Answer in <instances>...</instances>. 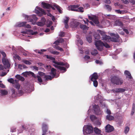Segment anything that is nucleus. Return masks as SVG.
I'll list each match as a JSON object with an SVG mask.
<instances>
[{"label":"nucleus","instance_id":"53","mask_svg":"<svg viewBox=\"0 0 135 135\" xmlns=\"http://www.w3.org/2000/svg\"><path fill=\"white\" fill-rule=\"evenodd\" d=\"M0 87L2 88H5V86L0 81Z\"/></svg>","mask_w":135,"mask_h":135},{"label":"nucleus","instance_id":"34","mask_svg":"<svg viewBox=\"0 0 135 135\" xmlns=\"http://www.w3.org/2000/svg\"><path fill=\"white\" fill-rule=\"evenodd\" d=\"M83 21H84L85 24H87L88 23V22H89L91 25H94V23L91 21H89V20L87 19L86 18L85 20H84Z\"/></svg>","mask_w":135,"mask_h":135},{"label":"nucleus","instance_id":"13","mask_svg":"<svg viewBox=\"0 0 135 135\" xmlns=\"http://www.w3.org/2000/svg\"><path fill=\"white\" fill-rule=\"evenodd\" d=\"M2 62L4 65V68L6 69L10 67V65L8 60L4 58L2 59Z\"/></svg>","mask_w":135,"mask_h":135},{"label":"nucleus","instance_id":"25","mask_svg":"<svg viewBox=\"0 0 135 135\" xmlns=\"http://www.w3.org/2000/svg\"><path fill=\"white\" fill-rule=\"evenodd\" d=\"M1 95L2 96H5L8 94V91L5 89L1 90L0 91Z\"/></svg>","mask_w":135,"mask_h":135},{"label":"nucleus","instance_id":"6","mask_svg":"<svg viewBox=\"0 0 135 135\" xmlns=\"http://www.w3.org/2000/svg\"><path fill=\"white\" fill-rule=\"evenodd\" d=\"M111 81L113 83L116 85H121L123 82L122 80L115 76L112 77L111 78Z\"/></svg>","mask_w":135,"mask_h":135},{"label":"nucleus","instance_id":"10","mask_svg":"<svg viewBox=\"0 0 135 135\" xmlns=\"http://www.w3.org/2000/svg\"><path fill=\"white\" fill-rule=\"evenodd\" d=\"M25 16V18L27 19V20H28L29 22H32L33 20L36 21L37 20V18L34 15H32L30 17L26 15Z\"/></svg>","mask_w":135,"mask_h":135},{"label":"nucleus","instance_id":"5","mask_svg":"<svg viewBox=\"0 0 135 135\" xmlns=\"http://www.w3.org/2000/svg\"><path fill=\"white\" fill-rule=\"evenodd\" d=\"M83 133L87 134H90L93 132V128L91 126L85 125L83 127Z\"/></svg>","mask_w":135,"mask_h":135},{"label":"nucleus","instance_id":"59","mask_svg":"<svg viewBox=\"0 0 135 135\" xmlns=\"http://www.w3.org/2000/svg\"><path fill=\"white\" fill-rule=\"evenodd\" d=\"M104 2L106 3L109 4L110 3V1L109 0H104Z\"/></svg>","mask_w":135,"mask_h":135},{"label":"nucleus","instance_id":"36","mask_svg":"<svg viewBox=\"0 0 135 135\" xmlns=\"http://www.w3.org/2000/svg\"><path fill=\"white\" fill-rule=\"evenodd\" d=\"M129 128L127 127L126 126V127L125 128L124 130V132L126 134H127L128 132L129 131Z\"/></svg>","mask_w":135,"mask_h":135},{"label":"nucleus","instance_id":"41","mask_svg":"<svg viewBox=\"0 0 135 135\" xmlns=\"http://www.w3.org/2000/svg\"><path fill=\"white\" fill-rule=\"evenodd\" d=\"M115 11L117 13L120 14H123L124 12V11H120V10H115Z\"/></svg>","mask_w":135,"mask_h":135},{"label":"nucleus","instance_id":"47","mask_svg":"<svg viewBox=\"0 0 135 135\" xmlns=\"http://www.w3.org/2000/svg\"><path fill=\"white\" fill-rule=\"evenodd\" d=\"M87 40V41L89 42H91L92 40V38L91 36H89L88 37H87L86 38Z\"/></svg>","mask_w":135,"mask_h":135},{"label":"nucleus","instance_id":"16","mask_svg":"<svg viewBox=\"0 0 135 135\" xmlns=\"http://www.w3.org/2000/svg\"><path fill=\"white\" fill-rule=\"evenodd\" d=\"M22 75L25 77H27L28 75H31L33 77H35V74L33 72L30 71L23 72L22 74Z\"/></svg>","mask_w":135,"mask_h":135},{"label":"nucleus","instance_id":"20","mask_svg":"<svg viewBox=\"0 0 135 135\" xmlns=\"http://www.w3.org/2000/svg\"><path fill=\"white\" fill-rule=\"evenodd\" d=\"M125 89L123 88L115 89L112 90L114 93H121L125 91Z\"/></svg>","mask_w":135,"mask_h":135},{"label":"nucleus","instance_id":"22","mask_svg":"<svg viewBox=\"0 0 135 135\" xmlns=\"http://www.w3.org/2000/svg\"><path fill=\"white\" fill-rule=\"evenodd\" d=\"M113 25L114 26H118L122 27L123 26V23L121 21L119 20H117L114 22Z\"/></svg>","mask_w":135,"mask_h":135},{"label":"nucleus","instance_id":"45","mask_svg":"<svg viewBox=\"0 0 135 135\" xmlns=\"http://www.w3.org/2000/svg\"><path fill=\"white\" fill-rule=\"evenodd\" d=\"M50 51V52L51 53V54L54 55H58L59 53V52H57V51Z\"/></svg>","mask_w":135,"mask_h":135},{"label":"nucleus","instance_id":"27","mask_svg":"<svg viewBox=\"0 0 135 135\" xmlns=\"http://www.w3.org/2000/svg\"><path fill=\"white\" fill-rule=\"evenodd\" d=\"M99 30H98L96 32H95V34L94 35V37L95 38L97 39H99L100 38V36L99 35V34H100L103 37V36L101 35L100 33L98 32V31Z\"/></svg>","mask_w":135,"mask_h":135},{"label":"nucleus","instance_id":"64","mask_svg":"<svg viewBox=\"0 0 135 135\" xmlns=\"http://www.w3.org/2000/svg\"><path fill=\"white\" fill-rule=\"evenodd\" d=\"M58 40L59 41V43H62V42L64 41V40L62 38H60Z\"/></svg>","mask_w":135,"mask_h":135},{"label":"nucleus","instance_id":"58","mask_svg":"<svg viewBox=\"0 0 135 135\" xmlns=\"http://www.w3.org/2000/svg\"><path fill=\"white\" fill-rule=\"evenodd\" d=\"M64 35V32H60V34H59V36L61 37H63Z\"/></svg>","mask_w":135,"mask_h":135},{"label":"nucleus","instance_id":"52","mask_svg":"<svg viewBox=\"0 0 135 135\" xmlns=\"http://www.w3.org/2000/svg\"><path fill=\"white\" fill-rule=\"evenodd\" d=\"M78 44H79L81 45H82L83 44V42L80 39L78 40Z\"/></svg>","mask_w":135,"mask_h":135},{"label":"nucleus","instance_id":"11","mask_svg":"<svg viewBox=\"0 0 135 135\" xmlns=\"http://www.w3.org/2000/svg\"><path fill=\"white\" fill-rule=\"evenodd\" d=\"M93 108L96 114L98 115L102 114L103 113L100 110L98 105H95L93 106Z\"/></svg>","mask_w":135,"mask_h":135},{"label":"nucleus","instance_id":"29","mask_svg":"<svg viewBox=\"0 0 135 135\" xmlns=\"http://www.w3.org/2000/svg\"><path fill=\"white\" fill-rule=\"evenodd\" d=\"M19 50L21 51L22 53H23V54L24 55L26 56L27 55L28 52L23 49L22 47H20L19 49Z\"/></svg>","mask_w":135,"mask_h":135},{"label":"nucleus","instance_id":"61","mask_svg":"<svg viewBox=\"0 0 135 135\" xmlns=\"http://www.w3.org/2000/svg\"><path fill=\"white\" fill-rule=\"evenodd\" d=\"M18 68L21 69H23V65H22L21 64H18Z\"/></svg>","mask_w":135,"mask_h":135},{"label":"nucleus","instance_id":"39","mask_svg":"<svg viewBox=\"0 0 135 135\" xmlns=\"http://www.w3.org/2000/svg\"><path fill=\"white\" fill-rule=\"evenodd\" d=\"M123 120L122 118H119L118 120V124L119 126H120L121 124L122 123Z\"/></svg>","mask_w":135,"mask_h":135},{"label":"nucleus","instance_id":"1","mask_svg":"<svg viewBox=\"0 0 135 135\" xmlns=\"http://www.w3.org/2000/svg\"><path fill=\"white\" fill-rule=\"evenodd\" d=\"M98 32L100 33L103 36L102 39L105 42H109L110 41L116 42H118L119 40V37L118 34H115L113 33H110V35L111 36V38L110 36L106 35L105 32L103 31L98 30Z\"/></svg>","mask_w":135,"mask_h":135},{"label":"nucleus","instance_id":"8","mask_svg":"<svg viewBox=\"0 0 135 135\" xmlns=\"http://www.w3.org/2000/svg\"><path fill=\"white\" fill-rule=\"evenodd\" d=\"M35 13L38 14V16H41L43 14H45V13L44 9L38 6L36 7L35 9Z\"/></svg>","mask_w":135,"mask_h":135},{"label":"nucleus","instance_id":"60","mask_svg":"<svg viewBox=\"0 0 135 135\" xmlns=\"http://www.w3.org/2000/svg\"><path fill=\"white\" fill-rule=\"evenodd\" d=\"M46 79H49L50 80L51 79V77L50 76H45Z\"/></svg>","mask_w":135,"mask_h":135},{"label":"nucleus","instance_id":"12","mask_svg":"<svg viewBox=\"0 0 135 135\" xmlns=\"http://www.w3.org/2000/svg\"><path fill=\"white\" fill-rule=\"evenodd\" d=\"M88 17L89 19L91 20L95 24L98 25L99 23L98 18L95 16H88Z\"/></svg>","mask_w":135,"mask_h":135},{"label":"nucleus","instance_id":"26","mask_svg":"<svg viewBox=\"0 0 135 135\" xmlns=\"http://www.w3.org/2000/svg\"><path fill=\"white\" fill-rule=\"evenodd\" d=\"M98 78V76L97 73H94L92 75L91 78V80L92 81L96 80Z\"/></svg>","mask_w":135,"mask_h":135},{"label":"nucleus","instance_id":"28","mask_svg":"<svg viewBox=\"0 0 135 135\" xmlns=\"http://www.w3.org/2000/svg\"><path fill=\"white\" fill-rule=\"evenodd\" d=\"M124 74L127 78L129 79H131L132 77L129 72L127 70H126L124 71Z\"/></svg>","mask_w":135,"mask_h":135},{"label":"nucleus","instance_id":"48","mask_svg":"<svg viewBox=\"0 0 135 135\" xmlns=\"http://www.w3.org/2000/svg\"><path fill=\"white\" fill-rule=\"evenodd\" d=\"M8 81L12 83H14V81L12 78H10L8 79Z\"/></svg>","mask_w":135,"mask_h":135},{"label":"nucleus","instance_id":"44","mask_svg":"<svg viewBox=\"0 0 135 135\" xmlns=\"http://www.w3.org/2000/svg\"><path fill=\"white\" fill-rule=\"evenodd\" d=\"M35 78H37L38 81L39 82H42V80L41 78V77H40V76H36L35 75Z\"/></svg>","mask_w":135,"mask_h":135},{"label":"nucleus","instance_id":"43","mask_svg":"<svg viewBox=\"0 0 135 135\" xmlns=\"http://www.w3.org/2000/svg\"><path fill=\"white\" fill-rule=\"evenodd\" d=\"M22 62L28 65H30L31 64V62L28 61L26 60H22Z\"/></svg>","mask_w":135,"mask_h":135},{"label":"nucleus","instance_id":"15","mask_svg":"<svg viewBox=\"0 0 135 135\" xmlns=\"http://www.w3.org/2000/svg\"><path fill=\"white\" fill-rule=\"evenodd\" d=\"M79 7V5H78L70 6H68V9L69 11H76L77 8Z\"/></svg>","mask_w":135,"mask_h":135},{"label":"nucleus","instance_id":"63","mask_svg":"<svg viewBox=\"0 0 135 135\" xmlns=\"http://www.w3.org/2000/svg\"><path fill=\"white\" fill-rule=\"evenodd\" d=\"M25 27L28 28H30L31 27L30 26L29 24L25 25Z\"/></svg>","mask_w":135,"mask_h":135},{"label":"nucleus","instance_id":"3","mask_svg":"<svg viewBox=\"0 0 135 135\" xmlns=\"http://www.w3.org/2000/svg\"><path fill=\"white\" fill-rule=\"evenodd\" d=\"M41 4V6L44 8L49 9L51 8L52 9H55L54 7H53V6H54L57 9L60 13H61L62 12L61 8L59 6L54 3H52L51 5H50L44 2H42Z\"/></svg>","mask_w":135,"mask_h":135},{"label":"nucleus","instance_id":"40","mask_svg":"<svg viewBox=\"0 0 135 135\" xmlns=\"http://www.w3.org/2000/svg\"><path fill=\"white\" fill-rule=\"evenodd\" d=\"M90 118L92 121H93L96 119V117L95 115H92L90 116Z\"/></svg>","mask_w":135,"mask_h":135},{"label":"nucleus","instance_id":"46","mask_svg":"<svg viewBox=\"0 0 135 135\" xmlns=\"http://www.w3.org/2000/svg\"><path fill=\"white\" fill-rule=\"evenodd\" d=\"M93 82L94 85L95 87H97L98 86V82L97 80H94V81H92Z\"/></svg>","mask_w":135,"mask_h":135},{"label":"nucleus","instance_id":"33","mask_svg":"<svg viewBox=\"0 0 135 135\" xmlns=\"http://www.w3.org/2000/svg\"><path fill=\"white\" fill-rule=\"evenodd\" d=\"M76 11L83 12L84 11L83 8V7H78L77 8Z\"/></svg>","mask_w":135,"mask_h":135},{"label":"nucleus","instance_id":"62","mask_svg":"<svg viewBox=\"0 0 135 135\" xmlns=\"http://www.w3.org/2000/svg\"><path fill=\"white\" fill-rule=\"evenodd\" d=\"M59 41L58 40L56 41L54 43V44H55L56 45H59Z\"/></svg>","mask_w":135,"mask_h":135},{"label":"nucleus","instance_id":"9","mask_svg":"<svg viewBox=\"0 0 135 135\" xmlns=\"http://www.w3.org/2000/svg\"><path fill=\"white\" fill-rule=\"evenodd\" d=\"M70 26L73 28H75L79 25V22L77 21L73 20L70 23Z\"/></svg>","mask_w":135,"mask_h":135},{"label":"nucleus","instance_id":"7","mask_svg":"<svg viewBox=\"0 0 135 135\" xmlns=\"http://www.w3.org/2000/svg\"><path fill=\"white\" fill-rule=\"evenodd\" d=\"M14 86L15 88L17 89L18 93L20 95H21L24 93L25 90L18 83L16 82V83L14 85Z\"/></svg>","mask_w":135,"mask_h":135},{"label":"nucleus","instance_id":"37","mask_svg":"<svg viewBox=\"0 0 135 135\" xmlns=\"http://www.w3.org/2000/svg\"><path fill=\"white\" fill-rule=\"evenodd\" d=\"M98 53L97 50H93L91 52L92 55L94 56L96 55Z\"/></svg>","mask_w":135,"mask_h":135},{"label":"nucleus","instance_id":"31","mask_svg":"<svg viewBox=\"0 0 135 135\" xmlns=\"http://www.w3.org/2000/svg\"><path fill=\"white\" fill-rule=\"evenodd\" d=\"M114 117L110 115H107L106 116V119L109 120H111L114 119Z\"/></svg>","mask_w":135,"mask_h":135},{"label":"nucleus","instance_id":"19","mask_svg":"<svg viewBox=\"0 0 135 135\" xmlns=\"http://www.w3.org/2000/svg\"><path fill=\"white\" fill-rule=\"evenodd\" d=\"M42 128L43 131V134L42 135H45L48 129L47 125L45 124H42Z\"/></svg>","mask_w":135,"mask_h":135},{"label":"nucleus","instance_id":"18","mask_svg":"<svg viewBox=\"0 0 135 135\" xmlns=\"http://www.w3.org/2000/svg\"><path fill=\"white\" fill-rule=\"evenodd\" d=\"M95 98L97 100L99 101L100 103V106H101V105H102V100L103 99V97L101 96L100 95L98 94L95 97Z\"/></svg>","mask_w":135,"mask_h":135},{"label":"nucleus","instance_id":"30","mask_svg":"<svg viewBox=\"0 0 135 135\" xmlns=\"http://www.w3.org/2000/svg\"><path fill=\"white\" fill-rule=\"evenodd\" d=\"M15 77L17 79L21 81H24L25 80L24 78L22 76H21L19 75H16Z\"/></svg>","mask_w":135,"mask_h":135},{"label":"nucleus","instance_id":"17","mask_svg":"<svg viewBox=\"0 0 135 135\" xmlns=\"http://www.w3.org/2000/svg\"><path fill=\"white\" fill-rule=\"evenodd\" d=\"M45 22V19L44 18H42L40 22H38L36 23V24L38 26H44Z\"/></svg>","mask_w":135,"mask_h":135},{"label":"nucleus","instance_id":"55","mask_svg":"<svg viewBox=\"0 0 135 135\" xmlns=\"http://www.w3.org/2000/svg\"><path fill=\"white\" fill-rule=\"evenodd\" d=\"M39 75L41 76H43L44 75V73L41 72H39L38 73Z\"/></svg>","mask_w":135,"mask_h":135},{"label":"nucleus","instance_id":"4","mask_svg":"<svg viewBox=\"0 0 135 135\" xmlns=\"http://www.w3.org/2000/svg\"><path fill=\"white\" fill-rule=\"evenodd\" d=\"M95 45L97 49L100 51H101L103 49L104 46L106 48L110 47L108 44L106 43H104L100 40L96 41Z\"/></svg>","mask_w":135,"mask_h":135},{"label":"nucleus","instance_id":"49","mask_svg":"<svg viewBox=\"0 0 135 135\" xmlns=\"http://www.w3.org/2000/svg\"><path fill=\"white\" fill-rule=\"evenodd\" d=\"M102 122L100 120L97 121L96 122V124L98 126H100Z\"/></svg>","mask_w":135,"mask_h":135},{"label":"nucleus","instance_id":"24","mask_svg":"<svg viewBox=\"0 0 135 135\" xmlns=\"http://www.w3.org/2000/svg\"><path fill=\"white\" fill-rule=\"evenodd\" d=\"M69 19V17H65L64 19V23L65 25V27L66 28H68V22Z\"/></svg>","mask_w":135,"mask_h":135},{"label":"nucleus","instance_id":"57","mask_svg":"<svg viewBox=\"0 0 135 135\" xmlns=\"http://www.w3.org/2000/svg\"><path fill=\"white\" fill-rule=\"evenodd\" d=\"M90 59V57L86 55V56H85V57H84V59L86 60H87L88 59Z\"/></svg>","mask_w":135,"mask_h":135},{"label":"nucleus","instance_id":"23","mask_svg":"<svg viewBox=\"0 0 135 135\" xmlns=\"http://www.w3.org/2000/svg\"><path fill=\"white\" fill-rule=\"evenodd\" d=\"M28 31L30 33V34H31L32 35H36L37 33V32H33V31L32 30H28ZM27 31H23L21 32V33L23 34H26L27 33Z\"/></svg>","mask_w":135,"mask_h":135},{"label":"nucleus","instance_id":"32","mask_svg":"<svg viewBox=\"0 0 135 135\" xmlns=\"http://www.w3.org/2000/svg\"><path fill=\"white\" fill-rule=\"evenodd\" d=\"M80 28L83 30H88V27H87L86 26L84 25H81L80 26Z\"/></svg>","mask_w":135,"mask_h":135},{"label":"nucleus","instance_id":"54","mask_svg":"<svg viewBox=\"0 0 135 135\" xmlns=\"http://www.w3.org/2000/svg\"><path fill=\"white\" fill-rule=\"evenodd\" d=\"M1 52L4 57H5L6 56V54L3 51H1Z\"/></svg>","mask_w":135,"mask_h":135},{"label":"nucleus","instance_id":"38","mask_svg":"<svg viewBox=\"0 0 135 135\" xmlns=\"http://www.w3.org/2000/svg\"><path fill=\"white\" fill-rule=\"evenodd\" d=\"M13 57L15 59H17L19 60H21V58L18 55L15 54L13 56Z\"/></svg>","mask_w":135,"mask_h":135},{"label":"nucleus","instance_id":"2","mask_svg":"<svg viewBox=\"0 0 135 135\" xmlns=\"http://www.w3.org/2000/svg\"><path fill=\"white\" fill-rule=\"evenodd\" d=\"M46 56L47 58L52 61L55 64L53 65L54 66H55V67L57 68L58 69L61 70H63L64 71V72L66 71V69L64 67L61 66L65 65V66L67 68L69 66V65L67 64H65L61 62H56L55 60V58L54 57H52L50 56L46 55Z\"/></svg>","mask_w":135,"mask_h":135},{"label":"nucleus","instance_id":"51","mask_svg":"<svg viewBox=\"0 0 135 135\" xmlns=\"http://www.w3.org/2000/svg\"><path fill=\"white\" fill-rule=\"evenodd\" d=\"M125 4H128L129 3V2L127 0H121Z\"/></svg>","mask_w":135,"mask_h":135},{"label":"nucleus","instance_id":"35","mask_svg":"<svg viewBox=\"0 0 135 135\" xmlns=\"http://www.w3.org/2000/svg\"><path fill=\"white\" fill-rule=\"evenodd\" d=\"M56 73L55 70L54 69L52 68L51 69V74L52 75V76H54L55 75Z\"/></svg>","mask_w":135,"mask_h":135},{"label":"nucleus","instance_id":"42","mask_svg":"<svg viewBox=\"0 0 135 135\" xmlns=\"http://www.w3.org/2000/svg\"><path fill=\"white\" fill-rule=\"evenodd\" d=\"M105 8L108 11H110L111 10V7L109 5H105Z\"/></svg>","mask_w":135,"mask_h":135},{"label":"nucleus","instance_id":"14","mask_svg":"<svg viewBox=\"0 0 135 135\" xmlns=\"http://www.w3.org/2000/svg\"><path fill=\"white\" fill-rule=\"evenodd\" d=\"M114 130L113 126L109 124L107 125L105 127V130L106 132H110L113 131Z\"/></svg>","mask_w":135,"mask_h":135},{"label":"nucleus","instance_id":"56","mask_svg":"<svg viewBox=\"0 0 135 135\" xmlns=\"http://www.w3.org/2000/svg\"><path fill=\"white\" fill-rule=\"evenodd\" d=\"M106 113L108 114H111V112L108 109H107Z\"/></svg>","mask_w":135,"mask_h":135},{"label":"nucleus","instance_id":"21","mask_svg":"<svg viewBox=\"0 0 135 135\" xmlns=\"http://www.w3.org/2000/svg\"><path fill=\"white\" fill-rule=\"evenodd\" d=\"M26 24V22H18L16 23V26L18 27H21L25 26Z\"/></svg>","mask_w":135,"mask_h":135},{"label":"nucleus","instance_id":"50","mask_svg":"<svg viewBox=\"0 0 135 135\" xmlns=\"http://www.w3.org/2000/svg\"><path fill=\"white\" fill-rule=\"evenodd\" d=\"M55 48L57 50H60L61 51H63V49L59 46L56 47Z\"/></svg>","mask_w":135,"mask_h":135}]
</instances>
